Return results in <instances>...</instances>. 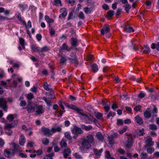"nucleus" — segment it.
<instances>
[{
	"mask_svg": "<svg viewBox=\"0 0 159 159\" xmlns=\"http://www.w3.org/2000/svg\"><path fill=\"white\" fill-rule=\"evenodd\" d=\"M31 48L33 52H38L40 48L38 47L36 44H32L31 45Z\"/></svg>",
	"mask_w": 159,
	"mask_h": 159,
	"instance_id": "obj_26",
	"label": "nucleus"
},
{
	"mask_svg": "<svg viewBox=\"0 0 159 159\" xmlns=\"http://www.w3.org/2000/svg\"><path fill=\"white\" fill-rule=\"evenodd\" d=\"M67 61L66 56L65 55H61V56L60 63L64 65L65 64Z\"/></svg>",
	"mask_w": 159,
	"mask_h": 159,
	"instance_id": "obj_25",
	"label": "nucleus"
},
{
	"mask_svg": "<svg viewBox=\"0 0 159 159\" xmlns=\"http://www.w3.org/2000/svg\"><path fill=\"white\" fill-rule=\"evenodd\" d=\"M41 49L43 51L45 52L49 51L50 50V48L47 46H45L43 47Z\"/></svg>",
	"mask_w": 159,
	"mask_h": 159,
	"instance_id": "obj_57",
	"label": "nucleus"
},
{
	"mask_svg": "<svg viewBox=\"0 0 159 159\" xmlns=\"http://www.w3.org/2000/svg\"><path fill=\"white\" fill-rule=\"evenodd\" d=\"M36 107V105L34 103H31L29 104L26 107L28 113L33 112L35 111Z\"/></svg>",
	"mask_w": 159,
	"mask_h": 159,
	"instance_id": "obj_11",
	"label": "nucleus"
},
{
	"mask_svg": "<svg viewBox=\"0 0 159 159\" xmlns=\"http://www.w3.org/2000/svg\"><path fill=\"white\" fill-rule=\"evenodd\" d=\"M66 138L69 140H70L72 139V137L71 136L70 133L68 132H66L64 134Z\"/></svg>",
	"mask_w": 159,
	"mask_h": 159,
	"instance_id": "obj_39",
	"label": "nucleus"
},
{
	"mask_svg": "<svg viewBox=\"0 0 159 159\" xmlns=\"http://www.w3.org/2000/svg\"><path fill=\"white\" fill-rule=\"evenodd\" d=\"M19 144L22 145L23 146L25 143V138L24 136L21 135L20 136V138L19 140Z\"/></svg>",
	"mask_w": 159,
	"mask_h": 159,
	"instance_id": "obj_29",
	"label": "nucleus"
},
{
	"mask_svg": "<svg viewBox=\"0 0 159 159\" xmlns=\"http://www.w3.org/2000/svg\"><path fill=\"white\" fill-rule=\"evenodd\" d=\"M2 107V108L5 111L7 110V101L5 99L0 98V107Z\"/></svg>",
	"mask_w": 159,
	"mask_h": 159,
	"instance_id": "obj_13",
	"label": "nucleus"
},
{
	"mask_svg": "<svg viewBox=\"0 0 159 159\" xmlns=\"http://www.w3.org/2000/svg\"><path fill=\"white\" fill-rule=\"evenodd\" d=\"M114 14V11L112 10H109L107 11V16L108 17H111Z\"/></svg>",
	"mask_w": 159,
	"mask_h": 159,
	"instance_id": "obj_44",
	"label": "nucleus"
},
{
	"mask_svg": "<svg viewBox=\"0 0 159 159\" xmlns=\"http://www.w3.org/2000/svg\"><path fill=\"white\" fill-rule=\"evenodd\" d=\"M30 91L34 93H36L37 91V88L35 86H34L31 88Z\"/></svg>",
	"mask_w": 159,
	"mask_h": 159,
	"instance_id": "obj_59",
	"label": "nucleus"
},
{
	"mask_svg": "<svg viewBox=\"0 0 159 159\" xmlns=\"http://www.w3.org/2000/svg\"><path fill=\"white\" fill-rule=\"evenodd\" d=\"M118 137V134L117 133H114L111 134L110 136H108L109 144L110 145H112L115 143L114 139Z\"/></svg>",
	"mask_w": 159,
	"mask_h": 159,
	"instance_id": "obj_8",
	"label": "nucleus"
},
{
	"mask_svg": "<svg viewBox=\"0 0 159 159\" xmlns=\"http://www.w3.org/2000/svg\"><path fill=\"white\" fill-rule=\"evenodd\" d=\"M70 57H72L74 58H72L69 57L68 59L70 61V62L71 63H74L75 64L77 65L79 64L78 60L76 57V54L75 52H71L70 55Z\"/></svg>",
	"mask_w": 159,
	"mask_h": 159,
	"instance_id": "obj_6",
	"label": "nucleus"
},
{
	"mask_svg": "<svg viewBox=\"0 0 159 159\" xmlns=\"http://www.w3.org/2000/svg\"><path fill=\"white\" fill-rule=\"evenodd\" d=\"M81 127L83 129L86 131H89L92 128V127L91 125L86 126L82 124L81 125Z\"/></svg>",
	"mask_w": 159,
	"mask_h": 159,
	"instance_id": "obj_27",
	"label": "nucleus"
},
{
	"mask_svg": "<svg viewBox=\"0 0 159 159\" xmlns=\"http://www.w3.org/2000/svg\"><path fill=\"white\" fill-rule=\"evenodd\" d=\"M70 41L72 46L73 47H76L77 46V40L76 39L72 38L71 39Z\"/></svg>",
	"mask_w": 159,
	"mask_h": 159,
	"instance_id": "obj_28",
	"label": "nucleus"
},
{
	"mask_svg": "<svg viewBox=\"0 0 159 159\" xmlns=\"http://www.w3.org/2000/svg\"><path fill=\"white\" fill-rule=\"evenodd\" d=\"M102 105L103 106V107L104 106H108L107 102H108V100L107 99H105L104 100H102Z\"/></svg>",
	"mask_w": 159,
	"mask_h": 159,
	"instance_id": "obj_53",
	"label": "nucleus"
},
{
	"mask_svg": "<svg viewBox=\"0 0 159 159\" xmlns=\"http://www.w3.org/2000/svg\"><path fill=\"white\" fill-rule=\"evenodd\" d=\"M123 124V120L120 119H118L117 120L116 124L118 125H122Z\"/></svg>",
	"mask_w": 159,
	"mask_h": 159,
	"instance_id": "obj_54",
	"label": "nucleus"
},
{
	"mask_svg": "<svg viewBox=\"0 0 159 159\" xmlns=\"http://www.w3.org/2000/svg\"><path fill=\"white\" fill-rule=\"evenodd\" d=\"M143 115L146 118L149 119L151 117V110L150 108H148L147 110L144 112Z\"/></svg>",
	"mask_w": 159,
	"mask_h": 159,
	"instance_id": "obj_20",
	"label": "nucleus"
},
{
	"mask_svg": "<svg viewBox=\"0 0 159 159\" xmlns=\"http://www.w3.org/2000/svg\"><path fill=\"white\" fill-rule=\"evenodd\" d=\"M133 144V142L132 137L131 136L128 138L126 144V148L128 149H130L132 147Z\"/></svg>",
	"mask_w": 159,
	"mask_h": 159,
	"instance_id": "obj_10",
	"label": "nucleus"
},
{
	"mask_svg": "<svg viewBox=\"0 0 159 159\" xmlns=\"http://www.w3.org/2000/svg\"><path fill=\"white\" fill-rule=\"evenodd\" d=\"M26 97L29 100H31L34 98V95L31 93H30L27 94Z\"/></svg>",
	"mask_w": 159,
	"mask_h": 159,
	"instance_id": "obj_43",
	"label": "nucleus"
},
{
	"mask_svg": "<svg viewBox=\"0 0 159 159\" xmlns=\"http://www.w3.org/2000/svg\"><path fill=\"white\" fill-rule=\"evenodd\" d=\"M45 19L49 24L54 22V20L53 19L50 18L49 16H45Z\"/></svg>",
	"mask_w": 159,
	"mask_h": 159,
	"instance_id": "obj_33",
	"label": "nucleus"
},
{
	"mask_svg": "<svg viewBox=\"0 0 159 159\" xmlns=\"http://www.w3.org/2000/svg\"><path fill=\"white\" fill-rule=\"evenodd\" d=\"M42 131L46 136H49L52 135L51 129L50 130L48 128L43 127L42 128Z\"/></svg>",
	"mask_w": 159,
	"mask_h": 159,
	"instance_id": "obj_12",
	"label": "nucleus"
},
{
	"mask_svg": "<svg viewBox=\"0 0 159 159\" xmlns=\"http://www.w3.org/2000/svg\"><path fill=\"white\" fill-rule=\"evenodd\" d=\"M14 127L12 124H7L4 127L5 133L8 135H11L12 133V131L11 129Z\"/></svg>",
	"mask_w": 159,
	"mask_h": 159,
	"instance_id": "obj_7",
	"label": "nucleus"
},
{
	"mask_svg": "<svg viewBox=\"0 0 159 159\" xmlns=\"http://www.w3.org/2000/svg\"><path fill=\"white\" fill-rule=\"evenodd\" d=\"M15 150L14 149L11 148L6 149L4 151L5 156L8 158L12 157L13 156Z\"/></svg>",
	"mask_w": 159,
	"mask_h": 159,
	"instance_id": "obj_5",
	"label": "nucleus"
},
{
	"mask_svg": "<svg viewBox=\"0 0 159 159\" xmlns=\"http://www.w3.org/2000/svg\"><path fill=\"white\" fill-rule=\"evenodd\" d=\"M141 156L142 158L143 159H145L147 157L148 155L147 153L143 152L141 154Z\"/></svg>",
	"mask_w": 159,
	"mask_h": 159,
	"instance_id": "obj_61",
	"label": "nucleus"
},
{
	"mask_svg": "<svg viewBox=\"0 0 159 159\" xmlns=\"http://www.w3.org/2000/svg\"><path fill=\"white\" fill-rule=\"evenodd\" d=\"M128 95L125 93L123 94L120 95V97L121 98L125 100H126L127 99Z\"/></svg>",
	"mask_w": 159,
	"mask_h": 159,
	"instance_id": "obj_62",
	"label": "nucleus"
},
{
	"mask_svg": "<svg viewBox=\"0 0 159 159\" xmlns=\"http://www.w3.org/2000/svg\"><path fill=\"white\" fill-rule=\"evenodd\" d=\"M124 7L126 12L128 13L129 9L130 8L129 5L127 3L125 5Z\"/></svg>",
	"mask_w": 159,
	"mask_h": 159,
	"instance_id": "obj_58",
	"label": "nucleus"
},
{
	"mask_svg": "<svg viewBox=\"0 0 159 159\" xmlns=\"http://www.w3.org/2000/svg\"><path fill=\"white\" fill-rule=\"evenodd\" d=\"M92 69L94 72L98 70V66L96 64H93L91 66Z\"/></svg>",
	"mask_w": 159,
	"mask_h": 159,
	"instance_id": "obj_37",
	"label": "nucleus"
},
{
	"mask_svg": "<svg viewBox=\"0 0 159 159\" xmlns=\"http://www.w3.org/2000/svg\"><path fill=\"white\" fill-rule=\"evenodd\" d=\"M146 95V94L142 92H141L138 95V98L142 99L144 98Z\"/></svg>",
	"mask_w": 159,
	"mask_h": 159,
	"instance_id": "obj_46",
	"label": "nucleus"
},
{
	"mask_svg": "<svg viewBox=\"0 0 159 159\" xmlns=\"http://www.w3.org/2000/svg\"><path fill=\"white\" fill-rule=\"evenodd\" d=\"M157 112L158 110L157 107L154 106L152 111V113L153 114L152 116L153 117H157Z\"/></svg>",
	"mask_w": 159,
	"mask_h": 159,
	"instance_id": "obj_40",
	"label": "nucleus"
},
{
	"mask_svg": "<svg viewBox=\"0 0 159 159\" xmlns=\"http://www.w3.org/2000/svg\"><path fill=\"white\" fill-rule=\"evenodd\" d=\"M36 108L37 109L36 113L37 114H42L44 111V109L43 106L41 105L39 106L36 105Z\"/></svg>",
	"mask_w": 159,
	"mask_h": 159,
	"instance_id": "obj_14",
	"label": "nucleus"
},
{
	"mask_svg": "<svg viewBox=\"0 0 159 159\" xmlns=\"http://www.w3.org/2000/svg\"><path fill=\"white\" fill-rule=\"evenodd\" d=\"M155 151L154 148L152 147H150L148 148L147 149V152L150 154H151L153 152Z\"/></svg>",
	"mask_w": 159,
	"mask_h": 159,
	"instance_id": "obj_50",
	"label": "nucleus"
},
{
	"mask_svg": "<svg viewBox=\"0 0 159 159\" xmlns=\"http://www.w3.org/2000/svg\"><path fill=\"white\" fill-rule=\"evenodd\" d=\"M20 43L22 46L23 49L25 48V46L24 45L25 40L22 38L19 39Z\"/></svg>",
	"mask_w": 159,
	"mask_h": 159,
	"instance_id": "obj_48",
	"label": "nucleus"
},
{
	"mask_svg": "<svg viewBox=\"0 0 159 159\" xmlns=\"http://www.w3.org/2000/svg\"><path fill=\"white\" fill-rule=\"evenodd\" d=\"M94 143V139L93 135L91 134L88 135L86 138L82 140L81 145L82 147L84 149H88L91 147V144Z\"/></svg>",
	"mask_w": 159,
	"mask_h": 159,
	"instance_id": "obj_1",
	"label": "nucleus"
},
{
	"mask_svg": "<svg viewBox=\"0 0 159 159\" xmlns=\"http://www.w3.org/2000/svg\"><path fill=\"white\" fill-rule=\"evenodd\" d=\"M71 153V149L69 148H67L65 149L62 152V154L64 158H66L68 156L70 155Z\"/></svg>",
	"mask_w": 159,
	"mask_h": 159,
	"instance_id": "obj_16",
	"label": "nucleus"
},
{
	"mask_svg": "<svg viewBox=\"0 0 159 159\" xmlns=\"http://www.w3.org/2000/svg\"><path fill=\"white\" fill-rule=\"evenodd\" d=\"M70 48H69L68 46L66 43H64L62 45L59 49V51L60 52H63L64 50L69 51L70 50Z\"/></svg>",
	"mask_w": 159,
	"mask_h": 159,
	"instance_id": "obj_19",
	"label": "nucleus"
},
{
	"mask_svg": "<svg viewBox=\"0 0 159 159\" xmlns=\"http://www.w3.org/2000/svg\"><path fill=\"white\" fill-rule=\"evenodd\" d=\"M131 48L135 51H139V52H142V48L139 45H137L132 43Z\"/></svg>",
	"mask_w": 159,
	"mask_h": 159,
	"instance_id": "obj_15",
	"label": "nucleus"
},
{
	"mask_svg": "<svg viewBox=\"0 0 159 159\" xmlns=\"http://www.w3.org/2000/svg\"><path fill=\"white\" fill-rule=\"evenodd\" d=\"M88 110L92 114H94L96 117L98 119H99V112H96L92 106L90 105H88L87 107Z\"/></svg>",
	"mask_w": 159,
	"mask_h": 159,
	"instance_id": "obj_9",
	"label": "nucleus"
},
{
	"mask_svg": "<svg viewBox=\"0 0 159 159\" xmlns=\"http://www.w3.org/2000/svg\"><path fill=\"white\" fill-rule=\"evenodd\" d=\"M146 146L150 147L153 145L154 142L152 141V139L150 136H148L146 140Z\"/></svg>",
	"mask_w": 159,
	"mask_h": 159,
	"instance_id": "obj_17",
	"label": "nucleus"
},
{
	"mask_svg": "<svg viewBox=\"0 0 159 159\" xmlns=\"http://www.w3.org/2000/svg\"><path fill=\"white\" fill-rule=\"evenodd\" d=\"M124 30L125 31L128 33L134 32V30L131 26L129 25H125L124 27Z\"/></svg>",
	"mask_w": 159,
	"mask_h": 159,
	"instance_id": "obj_22",
	"label": "nucleus"
},
{
	"mask_svg": "<svg viewBox=\"0 0 159 159\" xmlns=\"http://www.w3.org/2000/svg\"><path fill=\"white\" fill-rule=\"evenodd\" d=\"M135 119L136 122L140 125L143 124V121L142 118L139 116L137 115L135 117Z\"/></svg>",
	"mask_w": 159,
	"mask_h": 159,
	"instance_id": "obj_21",
	"label": "nucleus"
},
{
	"mask_svg": "<svg viewBox=\"0 0 159 159\" xmlns=\"http://www.w3.org/2000/svg\"><path fill=\"white\" fill-rule=\"evenodd\" d=\"M130 79L134 81H136L138 83L140 82L141 81V80L139 78L136 79L133 76H131L130 77Z\"/></svg>",
	"mask_w": 159,
	"mask_h": 159,
	"instance_id": "obj_51",
	"label": "nucleus"
},
{
	"mask_svg": "<svg viewBox=\"0 0 159 159\" xmlns=\"http://www.w3.org/2000/svg\"><path fill=\"white\" fill-rule=\"evenodd\" d=\"M7 119L9 121H11L14 120V117L13 115L10 114L7 116Z\"/></svg>",
	"mask_w": 159,
	"mask_h": 159,
	"instance_id": "obj_52",
	"label": "nucleus"
},
{
	"mask_svg": "<svg viewBox=\"0 0 159 159\" xmlns=\"http://www.w3.org/2000/svg\"><path fill=\"white\" fill-rule=\"evenodd\" d=\"M93 122L98 127H99V123L98 120L93 118V119L92 120V122Z\"/></svg>",
	"mask_w": 159,
	"mask_h": 159,
	"instance_id": "obj_64",
	"label": "nucleus"
},
{
	"mask_svg": "<svg viewBox=\"0 0 159 159\" xmlns=\"http://www.w3.org/2000/svg\"><path fill=\"white\" fill-rule=\"evenodd\" d=\"M110 68L109 67L107 66L104 67L103 68L102 71L104 73V74H105L106 73L110 71Z\"/></svg>",
	"mask_w": 159,
	"mask_h": 159,
	"instance_id": "obj_49",
	"label": "nucleus"
},
{
	"mask_svg": "<svg viewBox=\"0 0 159 159\" xmlns=\"http://www.w3.org/2000/svg\"><path fill=\"white\" fill-rule=\"evenodd\" d=\"M101 34L102 35H105L108 38H109L111 34L110 33V29L109 27V26L105 25L100 30Z\"/></svg>",
	"mask_w": 159,
	"mask_h": 159,
	"instance_id": "obj_4",
	"label": "nucleus"
},
{
	"mask_svg": "<svg viewBox=\"0 0 159 159\" xmlns=\"http://www.w3.org/2000/svg\"><path fill=\"white\" fill-rule=\"evenodd\" d=\"M66 2L69 4L73 5L75 3V0H66Z\"/></svg>",
	"mask_w": 159,
	"mask_h": 159,
	"instance_id": "obj_63",
	"label": "nucleus"
},
{
	"mask_svg": "<svg viewBox=\"0 0 159 159\" xmlns=\"http://www.w3.org/2000/svg\"><path fill=\"white\" fill-rule=\"evenodd\" d=\"M42 143L43 145H47L49 143V140L47 138H43L42 140Z\"/></svg>",
	"mask_w": 159,
	"mask_h": 159,
	"instance_id": "obj_42",
	"label": "nucleus"
},
{
	"mask_svg": "<svg viewBox=\"0 0 159 159\" xmlns=\"http://www.w3.org/2000/svg\"><path fill=\"white\" fill-rule=\"evenodd\" d=\"M60 12L61 13L59 16V18H61L62 17H65L67 14V12L66 11V9L65 8H62L60 10Z\"/></svg>",
	"mask_w": 159,
	"mask_h": 159,
	"instance_id": "obj_18",
	"label": "nucleus"
},
{
	"mask_svg": "<svg viewBox=\"0 0 159 159\" xmlns=\"http://www.w3.org/2000/svg\"><path fill=\"white\" fill-rule=\"evenodd\" d=\"M43 87L44 89L46 91L52 92V90L48 87V85L46 82H44L43 83Z\"/></svg>",
	"mask_w": 159,
	"mask_h": 159,
	"instance_id": "obj_30",
	"label": "nucleus"
},
{
	"mask_svg": "<svg viewBox=\"0 0 159 159\" xmlns=\"http://www.w3.org/2000/svg\"><path fill=\"white\" fill-rule=\"evenodd\" d=\"M80 114L82 115L81 118L84 122L87 124H90L92 122L93 117L90 114H85L81 112Z\"/></svg>",
	"mask_w": 159,
	"mask_h": 159,
	"instance_id": "obj_3",
	"label": "nucleus"
},
{
	"mask_svg": "<svg viewBox=\"0 0 159 159\" xmlns=\"http://www.w3.org/2000/svg\"><path fill=\"white\" fill-rule=\"evenodd\" d=\"M71 109L76 111L79 114L81 113L82 110L75 105H73L72 106Z\"/></svg>",
	"mask_w": 159,
	"mask_h": 159,
	"instance_id": "obj_36",
	"label": "nucleus"
},
{
	"mask_svg": "<svg viewBox=\"0 0 159 159\" xmlns=\"http://www.w3.org/2000/svg\"><path fill=\"white\" fill-rule=\"evenodd\" d=\"M11 144L14 149V150L20 152L22 151L21 148L17 144L14 143H12Z\"/></svg>",
	"mask_w": 159,
	"mask_h": 159,
	"instance_id": "obj_24",
	"label": "nucleus"
},
{
	"mask_svg": "<svg viewBox=\"0 0 159 159\" xmlns=\"http://www.w3.org/2000/svg\"><path fill=\"white\" fill-rule=\"evenodd\" d=\"M62 126H58L57 128L53 127L51 129L52 134L57 132H60L61 130Z\"/></svg>",
	"mask_w": 159,
	"mask_h": 159,
	"instance_id": "obj_23",
	"label": "nucleus"
},
{
	"mask_svg": "<svg viewBox=\"0 0 159 159\" xmlns=\"http://www.w3.org/2000/svg\"><path fill=\"white\" fill-rule=\"evenodd\" d=\"M54 4L56 6L61 5V2L60 0H54Z\"/></svg>",
	"mask_w": 159,
	"mask_h": 159,
	"instance_id": "obj_56",
	"label": "nucleus"
},
{
	"mask_svg": "<svg viewBox=\"0 0 159 159\" xmlns=\"http://www.w3.org/2000/svg\"><path fill=\"white\" fill-rule=\"evenodd\" d=\"M70 130L71 132L74 134L73 137V139H75L77 138L79 135L83 133L81 129L76 125L71 127Z\"/></svg>",
	"mask_w": 159,
	"mask_h": 159,
	"instance_id": "obj_2",
	"label": "nucleus"
},
{
	"mask_svg": "<svg viewBox=\"0 0 159 159\" xmlns=\"http://www.w3.org/2000/svg\"><path fill=\"white\" fill-rule=\"evenodd\" d=\"M42 99L45 102L48 106L51 107L52 106V103L50 100L47 99L45 97H43Z\"/></svg>",
	"mask_w": 159,
	"mask_h": 159,
	"instance_id": "obj_31",
	"label": "nucleus"
},
{
	"mask_svg": "<svg viewBox=\"0 0 159 159\" xmlns=\"http://www.w3.org/2000/svg\"><path fill=\"white\" fill-rule=\"evenodd\" d=\"M95 157L98 158L99 157V151L96 149H94L93 150Z\"/></svg>",
	"mask_w": 159,
	"mask_h": 159,
	"instance_id": "obj_35",
	"label": "nucleus"
},
{
	"mask_svg": "<svg viewBox=\"0 0 159 159\" xmlns=\"http://www.w3.org/2000/svg\"><path fill=\"white\" fill-rule=\"evenodd\" d=\"M127 129H128L127 127L126 126H125L124 128H123L122 129L119 131V132L120 134H122L124 132H125Z\"/></svg>",
	"mask_w": 159,
	"mask_h": 159,
	"instance_id": "obj_55",
	"label": "nucleus"
},
{
	"mask_svg": "<svg viewBox=\"0 0 159 159\" xmlns=\"http://www.w3.org/2000/svg\"><path fill=\"white\" fill-rule=\"evenodd\" d=\"M78 17L79 19L84 20V15L83 12L82 11L80 12L78 14Z\"/></svg>",
	"mask_w": 159,
	"mask_h": 159,
	"instance_id": "obj_45",
	"label": "nucleus"
},
{
	"mask_svg": "<svg viewBox=\"0 0 159 159\" xmlns=\"http://www.w3.org/2000/svg\"><path fill=\"white\" fill-rule=\"evenodd\" d=\"M60 145L61 148H63L66 147L67 143H66V141L64 139H62L60 143Z\"/></svg>",
	"mask_w": 159,
	"mask_h": 159,
	"instance_id": "obj_34",
	"label": "nucleus"
},
{
	"mask_svg": "<svg viewBox=\"0 0 159 159\" xmlns=\"http://www.w3.org/2000/svg\"><path fill=\"white\" fill-rule=\"evenodd\" d=\"M49 33L51 35H53L55 34V30L51 28L49 29Z\"/></svg>",
	"mask_w": 159,
	"mask_h": 159,
	"instance_id": "obj_60",
	"label": "nucleus"
},
{
	"mask_svg": "<svg viewBox=\"0 0 159 159\" xmlns=\"http://www.w3.org/2000/svg\"><path fill=\"white\" fill-rule=\"evenodd\" d=\"M144 131V129L143 128L142 129H139L138 133V134L139 136H143L145 134Z\"/></svg>",
	"mask_w": 159,
	"mask_h": 159,
	"instance_id": "obj_47",
	"label": "nucleus"
},
{
	"mask_svg": "<svg viewBox=\"0 0 159 159\" xmlns=\"http://www.w3.org/2000/svg\"><path fill=\"white\" fill-rule=\"evenodd\" d=\"M144 53H148L150 52V49L149 47L144 46L143 48H142V51Z\"/></svg>",
	"mask_w": 159,
	"mask_h": 159,
	"instance_id": "obj_32",
	"label": "nucleus"
},
{
	"mask_svg": "<svg viewBox=\"0 0 159 159\" xmlns=\"http://www.w3.org/2000/svg\"><path fill=\"white\" fill-rule=\"evenodd\" d=\"M84 11L86 14L90 13L92 11V9L87 7H84L83 10Z\"/></svg>",
	"mask_w": 159,
	"mask_h": 159,
	"instance_id": "obj_41",
	"label": "nucleus"
},
{
	"mask_svg": "<svg viewBox=\"0 0 159 159\" xmlns=\"http://www.w3.org/2000/svg\"><path fill=\"white\" fill-rule=\"evenodd\" d=\"M149 128L150 129L152 130H156L157 129V125L154 124L149 125Z\"/></svg>",
	"mask_w": 159,
	"mask_h": 159,
	"instance_id": "obj_38",
	"label": "nucleus"
}]
</instances>
